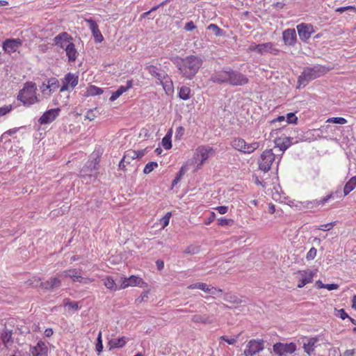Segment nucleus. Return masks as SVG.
Segmentation results:
<instances>
[{"label": "nucleus", "mask_w": 356, "mask_h": 356, "mask_svg": "<svg viewBox=\"0 0 356 356\" xmlns=\"http://www.w3.org/2000/svg\"><path fill=\"white\" fill-rule=\"evenodd\" d=\"M172 216L171 212H168L163 218L160 219V223L161 225V229L166 227L170 222V219Z\"/></svg>", "instance_id": "79ce46f5"}, {"label": "nucleus", "mask_w": 356, "mask_h": 356, "mask_svg": "<svg viewBox=\"0 0 356 356\" xmlns=\"http://www.w3.org/2000/svg\"><path fill=\"white\" fill-rule=\"evenodd\" d=\"M215 209L220 214H225L228 211V207L227 206H219L216 207Z\"/></svg>", "instance_id": "338daca9"}, {"label": "nucleus", "mask_w": 356, "mask_h": 356, "mask_svg": "<svg viewBox=\"0 0 356 356\" xmlns=\"http://www.w3.org/2000/svg\"><path fill=\"white\" fill-rule=\"evenodd\" d=\"M346 10H353L354 13H356V8L355 6H348L345 7H339L335 10L337 13H342Z\"/></svg>", "instance_id": "4d7b16f0"}, {"label": "nucleus", "mask_w": 356, "mask_h": 356, "mask_svg": "<svg viewBox=\"0 0 356 356\" xmlns=\"http://www.w3.org/2000/svg\"><path fill=\"white\" fill-rule=\"evenodd\" d=\"M334 199H343V196L341 195L340 190L332 191L327 194L326 196L321 197V199H316L312 201L307 202L306 207L307 209L322 207L328 204L331 200Z\"/></svg>", "instance_id": "423d86ee"}, {"label": "nucleus", "mask_w": 356, "mask_h": 356, "mask_svg": "<svg viewBox=\"0 0 356 356\" xmlns=\"http://www.w3.org/2000/svg\"><path fill=\"white\" fill-rule=\"evenodd\" d=\"M64 306L74 311L78 310L79 308L78 302L70 301L69 299L64 300Z\"/></svg>", "instance_id": "37998d69"}, {"label": "nucleus", "mask_w": 356, "mask_h": 356, "mask_svg": "<svg viewBox=\"0 0 356 356\" xmlns=\"http://www.w3.org/2000/svg\"><path fill=\"white\" fill-rule=\"evenodd\" d=\"M127 343L126 338L124 337H122L119 339H111L108 345L110 347V349L111 348H122L123 347L125 343Z\"/></svg>", "instance_id": "2f4dec72"}, {"label": "nucleus", "mask_w": 356, "mask_h": 356, "mask_svg": "<svg viewBox=\"0 0 356 356\" xmlns=\"http://www.w3.org/2000/svg\"><path fill=\"white\" fill-rule=\"evenodd\" d=\"M184 134V128L182 126H179L176 129L175 138L180 139Z\"/></svg>", "instance_id": "0e129e2a"}, {"label": "nucleus", "mask_w": 356, "mask_h": 356, "mask_svg": "<svg viewBox=\"0 0 356 356\" xmlns=\"http://www.w3.org/2000/svg\"><path fill=\"white\" fill-rule=\"evenodd\" d=\"M33 356H47L48 348L44 342L40 341L35 346L31 347Z\"/></svg>", "instance_id": "412c9836"}, {"label": "nucleus", "mask_w": 356, "mask_h": 356, "mask_svg": "<svg viewBox=\"0 0 356 356\" xmlns=\"http://www.w3.org/2000/svg\"><path fill=\"white\" fill-rule=\"evenodd\" d=\"M58 276L63 280L67 277H70L72 281L74 282H82L85 280V278L81 276V270H77L75 268L64 270L60 273Z\"/></svg>", "instance_id": "4468645a"}, {"label": "nucleus", "mask_w": 356, "mask_h": 356, "mask_svg": "<svg viewBox=\"0 0 356 356\" xmlns=\"http://www.w3.org/2000/svg\"><path fill=\"white\" fill-rule=\"evenodd\" d=\"M191 90L187 86H182L179 88V97L183 100H187L190 98Z\"/></svg>", "instance_id": "473e14b6"}, {"label": "nucleus", "mask_w": 356, "mask_h": 356, "mask_svg": "<svg viewBox=\"0 0 356 356\" xmlns=\"http://www.w3.org/2000/svg\"><path fill=\"white\" fill-rule=\"evenodd\" d=\"M164 80H162V82H159L161 85H162L163 90L165 91L166 93L172 92H173V83L171 80L163 81Z\"/></svg>", "instance_id": "ea45409f"}, {"label": "nucleus", "mask_w": 356, "mask_h": 356, "mask_svg": "<svg viewBox=\"0 0 356 356\" xmlns=\"http://www.w3.org/2000/svg\"><path fill=\"white\" fill-rule=\"evenodd\" d=\"M215 154V149L208 145L198 146L193 156V162L197 163V170L200 169L204 163Z\"/></svg>", "instance_id": "39448f33"}, {"label": "nucleus", "mask_w": 356, "mask_h": 356, "mask_svg": "<svg viewBox=\"0 0 356 356\" xmlns=\"http://www.w3.org/2000/svg\"><path fill=\"white\" fill-rule=\"evenodd\" d=\"M103 93V90L96 86L91 85L87 88L88 95L95 96L99 95Z\"/></svg>", "instance_id": "c9c22d12"}, {"label": "nucleus", "mask_w": 356, "mask_h": 356, "mask_svg": "<svg viewBox=\"0 0 356 356\" xmlns=\"http://www.w3.org/2000/svg\"><path fill=\"white\" fill-rule=\"evenodd\" d=\"M60 112V108H52L44 112L39 119L41 124H49L53 122Z\"/></svg>", "instance_id": "f3484780"}, {"label": "nucleus", "mask_w": 356, "mask_h": 356, "mask_svg": "<svg viewBox=\"0 0 356 356\" xmlns=\"http://www.w3.org/2000/svg\"><path fill=\"white\" fill-rule=\"evenodd\" d=\"M99 159H95L92 161H89L87 162L85 168H90V171H92L93 170H97L98 168V164H99Z\"/></svg>", "instance_id": "a18cd8bd"}, {"label": "nucleus", "mask_w": 356, "mask_h": 356, "mask_svg": "<svg viewBox=\"0 0 356 356\" xmlns=\"http://www.w3.org/2000/svg\"><path fill=\"white\" fill-rule=\"evenodd\" d=\"M133 87V81L129 80L127 81V85L121 86H120L117 90L113 92L111 95V96L109 98V100L111 102L115 101L120 96H121L124 92H127L129 89H131Z\"/></svg>", "instance_id": "4be33fe9"}, {"label": "nucleus", "mask_w": 356, "mask_h": 356, "mask_svg": "<svg viewBox=\"0 0 356 356\" xmlns=\"http://www.w3.org/2000/svg\"><path fill=\"white\" fill-rule=\"evenodd\" d=\"M318 288H325L327 289H337L338 285L335 284H323L321 281L316 282Z\"/></svg>", "instance_id": "864d4df0"}, {"label": "nucleus", "mask_w": 356, "mask_h": 356, "mask_svg": "<svg viewBox=\"0 0 356 356\" xmlns=\"http://www.w3.org/2000/svg\"><path fill=\"white\" fill-rule=\"evenodd\" d=\"M188 289H209L208 286L205 283L197 282L193 284L188 286Z\"/></svg>", "instance_id": "de8ad7c7"}, {"label": "nucleus", "mask_w": 356, "mask_h": 356, "mask_svg": "<svg viewBox=\"0 0 356 356\" xmlns=\"http://www.w3.org/2000/svg\"><path fill=\"white\" fill-rule=\"evenodd\" d=\"M207 29L213 31L216 36H220L222 33V30L214 24H209Z\"/></svg>", "instance_id": "49530a36"}, {"label": "nucleus", "mask_w": 356, "mask_h": 356, "mask_svg": "<svg viewBox=\"0 0 356 356\" xmlns=\"http://www.w3.org/2000/svg\"><path fill=\"white\" fill-rule=\"evenodd\" d=\"M104 285L108 289H113L115 285V281L111 277H107L106 279H105V281H104Z\"/></svg>", "instance_id": "5fc2aeb1"}, {"label": "nucleus", "mask_w": 356, "mask_h": 356, "mask_svg": "<svg viewBox=\"0 0 356 356\" xmlns=\"http://www.w3.org/2000/svg\"><path fill=\"white\" fill-rule=\"evenodd\" d=\"M282 39L286 45L293 46L296 44L297 38L294 29H287L282 33Z\"/></svg>", "instance_id": "6ab92c4d"}, {"label": "nucleus", "mask_w": 356, "mask_h": 356, "mask_svg": "<svg viewBox=\"0 0 356 356\" xmlns=\"http://www.w3.org/2000/svg\"><path fill=\"white\" fill-rule=\"evenodd\" d=\"M171 137L172 129H170L162 139L161 143L164 149H170L172 148Z\"/></svg>", "instance_id": "72a5a7b5"}, {"label": "nucleus", "mask_w": 356, "mask_h": 356, "mask_svg": "<svg viewBox=\"0 0 356 356\" xmlns=\"http://www.w3.org/2000/svg\"><path fill=\"white\" fill-rule=\"evenodd\" d=\"M37 86L32 81H27L23 88L19 91L17 100L25 106H29L39 102L37 94Z\"/></svg>", "instance_id": "7ed1b4c3"}, {"label": "nucleus", "mask_w": 356, "mask_h": 356, "mask_svg": "<svg viewBox=\"0 0 356 356\" xmlns=\"http://www.w3.org/2000/svg\"><path fill=\"white\" fill-rule=\"evenodd\" d=\"M337 225V221L331 222L327 224L321 225H320L317 229L322 230V231H329L333 227H334Z\"/></svg>", "instance_id": "8fccbe9b"}, {"label": "nucleus", "mask_w": 356, "mask_h": 356, "mask_svg": "<svg viewBox=\"0 0 356 356\" xmlns=\"http://www.w3.org/2000/svg\"><path fill=\"white\" fill-rule=\"evenodd\" d=\"M240 334H237L235 338L228 339L226 336L220 337V339L226 341L227 343L232 345L236 342L237 339L238 338Z\"/></svg>", "instance_id": "052dcab7"}, {"label": "nucleus", "mask_w": 356, "mask_h": 356, "mask_svg": "<svg viewBox=\"0 0 356 356\" xmlns=\"http://www.w3.org/2000/svg\"><path fill=\"white\" fill-rule=\"evenodd\" d=\"M97 344H96V350L100 353L103 349L102 341V332H99L97 339Z\"/></svg>", "instance_id": "13d9d810"}, {"label": "nucleus", "mask_w": 356, "mask_h": 356, "mask_svg": "<svg viewBox=\"0 0 356 356\" xmlns=\"http://www.w3.org/2000/svg\"><path fill=\"white\" fill-rule=\"evenodd\" d=\"M298 33L300 39L306 42L311 37V35L314 33V29L312 24L301 23L296 26Z\"/></svg>", "instance_id": "f8f14e48"}, {"label": "nucleus", "mask_w": 356, "mask_h": 356, "mask_svg": "<svg viewBox=\"0 0 356 356\" xmlns=\"http://www.w3.org/2000/svg\"><path fill=\"white\" fill-rule=\"evenodd\" d=\"M336 310V314L335 315L337 316H339L341 319L344 320L347 318H349V316L348 315V314L346 312V311L343 309H335Z\"/></svg>", "instance_id": "bf43d9fd"}, {"label": "nucleus", "mask_w": 356, "mask_h": 356, "mask_svg": "<svg viewBox=\"0 0 356 356\" xmlns=\"http://www.w3.org/2000/svg\"><path fill=\"white\" fill-rule=\"evenodd\" d=\"M248 83V79L243 74L229 70L228 83L232 86H243Z\"/></svg>", "instance_id": "ddd939ff"}, {"label": "nucleus", "mask_w": 356, "mask_h": 356, "mask_svg": "<svg viewBox=\"0 0 356 356\" xmlns=\"http://www.w3.org/2000/svg\"><path fill=\"white\" fill-rule=\"evenodd\" d=\"M244 140H245L242 138H234L231 143V145L236 150L242 152L243 144L244 143Z\"/></svg>", "instance_id": "f704fd0d"}, {"label": "nucleus", "mask_w": 356, "mask_h": 356, "mask_svg": "<svg viewBox=\"0 0 356 356\" xmlns=\"http://www.w3.org/2000/svg\"><path fill=\"white\" fill-rule=\"evenodd\" d=\"M60 280H62L60 277H51L49 281H48V284L51 288L58 287L60 284Z\"/></svg>", "instance_id": "09e8293b"}, {"label": "nucleus", "mask_w": 356, "mask_h": 356, "mask_svg": "<svg viewBox=\"0 0 356 356\" xmlns=\"http://www.w3.org/2000/svg\"><path fill=\"white\" fill-rule=\"evenodd\" d=\"M273 351L278 356H286L293 353L296 350V345L294 343H276L273 345Z\"/></svg>", "instance_id": "1a4fd4ad"}, {"label": "nucleus", "mask_w": 356, "mask_h": 356, "mask_svg": "<svg viewBox=\"0 0 356 356\" xmlns=\"http://www.w3.org/2000/svg\"><path fill=\"white\" fill-rule=\"evenodd\" d=\"M330 71V68L322 65H316L313 67H306L298 78L300 84L305 85L309 81L325 75Z\"/></svg>", "instance_id": "20e7f679"}, {"label": "nucleus", "mask_w": 356, "mask_h": 356, "mask_svg": "<svg viewBox=\"0 0 356 356\" xmlns=\"http://www.w3.org/2000/svg\"><path fill=\"white\" fill-rule=\"evenodd\" d=\"M316 273L310 269L298 270L295 273L296 279L298 281L297 286L302 288L307 284L313 281Z\"/></svg>", "instance_id": "6e6552de"}, {"label": "nucleus", "mask_w": 356, "mask_h": 356, "mask_svg": "<svg viewBox=\"0 0 356 356\" xmlns=\"http://www.w3.org/2000/svg\"><path fill=\"white\" fill-rule=\"evenodd\" d=\"M27 287L38 288L43 287V283L36 277H33L27 282Z\"/></svg>", "instance_id": "e433bc0d"}, {"label": "nucleus", "mask_w": 356, "mask_h": 356, "mask_svg": "<svg viewBox=\"0 0 356 356\" xmlns=\"http://www.w3.org/2000/svg\"><path fill=\"white\" fill-rule=\"evenodd\" d=\"M72 40L73 38L67 32L59 33L53 40L54 44L61 49H65Z\"/></svg>", "instance_id": "2eb2a0df"}, {"label": "nucleus", "mask_w": 356, "mask_h": 356, "mask_svg": "<svg viewBox=\"0 0 356 356\" xmlns=\"http://www.w3.org/2000/svg\"><path fill=\"white\" fill-rule=\"evenodd\" d=\"M248 51H251V52L256 51L258 54H259V44H256L254 43L252 44L251 45L249 46Z\"/></svg>", "instance_id": "774afa93"}, {"label": "nucleus", "mask_w": 356, "mask_h": 356, "mask_svg": "<svg viewBox=\"0 0 356 356\" xmlns=\"http://www.w3.org/2000/svg\"><path fill=\"white\" fill-rule=\"evenodd\" d=\"M156 168H158V163L156 162H154V161L149 162L145 165V166L143 169V172H144V174H146V175L149 174Z\"/></svg>", "instance_id": "4c0bfd02"}, {"label": "nucleus", "mask_w": 356, "mask_h": 356, "mask_svg": "<svg viewBox=\"0 0 356 356\" xmlns=\"http://www.w3.org/2000/svg\"><path fill=\"white\" fill-rule=\"evenodd\" d=\"M317 254V250L315 248H312L307 253L306 259L307 261L313 260Z\"/></svg>", "instance_id": "603ef678"}, {"label": "nucleus", "mask_w": 356, "mask_h": 356, "mask_svg": "<svg viewBox=\"0 0 356 356\" xmlns=\"http://www.w3.org/2000/svg\"><path fill=\"white\" fill-rule=\"evenodd\" d=\"M47 87H48V88H49L48 95H51L53 92H54L59 88V87H60L59 81L58 79H56L55 77H51L47 79Z\"/></svg>", "instance_id": "c85d7f7f"}, {"label": "nucleus", "mask_w": 356, "mask_h": 356, "mask_svg": "<svg viewBox=\"0 0 356 356\" xmlns=\"http://www.w3.org/2000/svg\"><path fill=\"white\" fill-rule=\"evenodd\" d=\"M85 22L88 23L89 29H90L92 34L94 37L96 42L100 43L104 40V37L99 29V26L96 22L92 18L86 19Z\"/></svg>", "instance_id": "a211bd4d"}, {"label": "nucleus", "mask_w": 356, "mask_h": 356, "mask_svg": "<svg viewBox=\"0 0 356 356\" xmlns=\"http://www.w3.org/2000/svg\"><path fill=\"white\" fill-rule=\"evenodd\" d=\"M259 147V142H253L251 143H247L245 140L243 144L242 152L244 154H251Z\"/></svg>", "instance_id": "c756f323"}, {"label": "nucleus", "mask_w": 356, "mask_h": 356, "mask_svg": "<svg viewBox=\"0 0 356 356\" xmlns=\"http://www.w3.org/2000/svg\"><path fill=\"white\" fill-rule=\"evenodd\" d=\"M229 76V70H222L212 75L211 81L217 83H228Z\"/></svg>", "instance_id": "393cba45"}, {"label": "nucleus", "mask_w": 356, "mask_h": 356, "mask_svg": "<svg viewBox=\"0 0 356 356\" xmlns=\"http://www.w3.org/2000/svg\"><path fill=\"white\" fill-rule=\"evenodd\" d=\"M356 188V176L351 177L349 181L345 184L343 188V197L348 195L352 191Z\"/></svg>", "instance_id": "7c9ffc66"}, {"label": "nucleus", "mask_w": 356, "mask_h": 356, "mask_svg": "<svg viewBox=\"0 0 356 356\" xmlns=\"http://www.w3.org/2000/svg\"><path fill=\"white\" fill-rule=\"evenodd\" d=\"M12 109V106H6L3 107H0V116L5 115L6 114L8 113Z\"/></svg>", "instance_id": "69168bd1"}, {"label": "nucleus", "mask_w": 356, "mask_h": 356, "mask_svg": "<svg viewBox=\"0 0 356 356\" xmlns=\"http://www.w3.org/2000/svg\"><path fill=\"white\" fill-rule=\"evenodd\" d=\"M65 54L67 57L69 63H74L78 58L79 52L75 47V44L71 42L67 44V46L65 48Z\"/></svg>", "instance_id": "aec40b11"}, {"label": "nucleus", "mask_w": 356, "mask_h": 356, "mask_svg": "<svg viewBox=\"0 0 356 356\" xmlns=\"http://www.w3.org/2000/svg\"><path fill=\"white\" fill-rule=\"evenodd\" d=\"M280 52V50L275 47V45L272 42H266L259 44V54L263 55L265 54H271L277 55Z\"/></svg>", "instance_id": "5701e85b"}, {"label": "nucleus", "mask_w": 356, "mask_h": 356, "mask_svg": "<svg viewBox=\"0 0 356 356\" xmlns=\"http://www.w3.org/2000/svg\"><path fill=\"white\" fill-rule=\"evenodd\" d=\"M171 60L177 66L181 76L187 80L193 79L203 64V60L195 55L184 58L175 56L172 58Z\"/></svg>", "instance_id": "f257e3e1"}, {"label": "nucleus", "mask_w": 356, "mask_h": 356, "mask_svg": "<svg viewBox=\"0 0 356 356\" xmlns=\"http://www.w3.org/2000/svg\"><path fill=\"white\" fill-rule=\"evenodd\" d=\"M319 341L318 337H312L308 339L307 343H304L303 348L305 353L308 354L309 356L312 355V353L314 350L315 344Z\"/></svg>", "instance_id": "cd10ccee"}, {"label": "nucleus", "mask_w": 356, "mask_h": 356, "mask_svg": "<svg viewBox=\"0 0 356 356\" xmlns=\"http://www.w3.org/2000/svg\"><path fill=\"white\" fill-rule=\"evenodd\" d=\"M215 218H216V213L213 211H211L210 213L209 216L204 220V223L207 225H209L214 221Z\"/></svg>", "instance_id": "e2e57ef3"}, {"label": "nucleus", "mask_w": 356, "mask_h": 356, "mask_svg": "<svg viewBox=\"0 0 356 356\" xmlns=\"http://www.w3.org/2000/svg\"><path fill=\"white\" fill-rule=\"evenodd\" d=\"M286 122L288 124H295L298 123V118L296 116L294 113H289L286 115Z\"/></svg>", "instance_id": "3c124183"}, {"label": "nucleus", "mask_w": 356, "mask_h": 356, "mask_svg": "<svg viewBox=\"0 0 356 356\" xmlns=\"http://www.w3.org/2000/svg\"><path fill=\"white\" fill-rule=\"evenodd\" d=\"M196 28L197 26H195V23L193 21H190L186 23L184 29L186 31H192Z\"/></svg>", "instance_id": "680f3d73"}, {"label": "nucleus", "mask_w": 356, "mask_h": 356, "mask_svg": "<svg viewBox=\"0 0 356 356\" xmlns=\"http://www.w3.org/2000/svg\"><path fill=\"white\" fill-rule=\"evenodd\" d=\"M79 83V76L69 72L62 79V86L59 89L58 95L54 99L55 105H66L69 99V94H66L63 99H61L62 94L70 90H73Z\"/></svg>", "instance_id": "f03ea898"}, {"label": "nucleus", "mask_w": 356, "mask_h": 356, "mask_svg": "<svg viewBox=\"0 0 356 356\" xmlns=\"http://www.w3.org/2000/svg\"><path fill=\"white\" fill-rule=\"evenodd\" d=\"M275 144L281 151L284 152L291 146V142L289 137L284 136L276 138L275 139Z\"/></svg>", "instance_id": "bb28decb"}, {"label": "nucleus", "mask_w": 356, "mask_h": 356, "mask_svg": "<svg viewBox=\"0 0 356 356\" xmlns=\"http://www.w3.org/2000/svg\"><path fill=\"white\" fill-rule=\"evenodd\" d=\"M327 123H335L339 124H345L347 123L346 119L342 117L330 118L326 120Z\"/></svg>", "instance_id": "a19ab883"}, {"label": "nucleus", "mask_w": 356, "mask_h": 356, "mask_svg": "<svg viewBox=\"0 0 356 356\" xmlns=\"http://www.w3.org/2000/svg\"><path fill=\"white\" fill-rule=\"evenodd\" d=\"M275 159V154L272 149H266L261 154L259 161V168L261 170L266 172L270 170Z\"/></svg>", "instance_id": "0eeeda50"}, {"label": "nucleus", "mask_w": 356, "mask_h": 356, "mask_svg": "<svg viewBox=\"0 0 356 356\" xmlns=\"http://www.w3.org/2000/svg\"><path fill=\"white\" fill-rule=\"evenodd\" d=\"M233 222V220L232 219H227V218H219L218 220V225L220 226H228L232 225Z\"/></svg>", "instance_id": "6e6d98bb"}, {"label": "nucleus", "mask_w": 356, "mask_h": 356, "mask_svg": "<svg viewBox=\"0 0 356 356\" xmlns=\"http://www.w3.org/2000/svg\"><path fill=\"white\" fill-rule=\"evenodd\" d=\"M22 44L20 39H7L3 42V49L5 52L10 54L15 52Z\"/></svg>", "instance_id": "dca6fc26"}, {"label": "nucleus", "mask_w": 356, "mask_h": 356, "mask_svg": "<svg viewBox=\"0 0 356 356\" xmlns=\"http://www.w3.org/2000/svg\"><path fill=\"white\" fill-rule=\"evenodd\" d=\"M136 150L129 149L125 152L123 159L126 160V163H129L131 160L136 159Z\"/></svg>", "instance_id": "58836bf2"}, {"label": "nucleus", "mask_w": 356, "mask_h": 356, "mask_svg": "<svg viewBox=\"0 0 356 356\" xmlns=\"http://www.w3.org/2000/svg\"><path fill=\"white\" fill-rule=\"evenodd\" d=\"M1 339H2V341L3 342V343L5 345H6L7 343H10L11 341V339H12V332L11 331H8V330H5L2 334H1Z\"/></svg>", "instance_id": "c03bdc74"}, {"label": "nucleus", "mask_w": 356, "mask_h": 356, "mask_svg": "<svg viewBox=\"0 0 356 356\" xmlns=\"http://www.w3.org/2000/svg\"><path fill=\"white\" fill-rule=\"evenodd\" d=\"M149 74L156 78L159 82H162V80L168 78V74L165 72H161L159 68L154 65H149L146 68Z\"/></svg>", "instance_id": "b1692460"}, {"label": "nucleus", "mask_w": 356, "mask_h": 356, "mask_svg": "<svg viewBox=\"0 0 356 356\" xmlns=\"http://www.w3.org/2000/svg\"><path fill=\"white\" fill-rule=\"evenodd\" d=\"M192 321L195 323L211 324L215 321L213 316L207 314H195L192 317Z\"/></svg>", "instance_id": "a878e982"}, {"label": "nucleus", "mask_w": 356, "mask_h": 356, "mask_svg": "<svg viewBox=\"0 0 356 356\" xmlns=\"http://www.w3.org/2000/svg\"><path fill=\"white\" fill-rule=\"evenodd\" d=\"M264 348L263 340L251 339L248 341L243 354L245 356H253Z\"/></svg>", "instance_id": "9d476101"}, {"label": "nucleus", "mask_w": 356, "mask_h": 356, "mask_svg": "<svg viewBox=\"0 0 356 356\" xmlns=\"http://www.w3.org/2000/svg\"><path fill=\"white\" fill-rule=\"evenodd\" d=\"M120 282H121L120 286L123 289H125V288H127L129 286H132V287L138 286L140 288L146 286L145 283L143 280V279L139 277L135 276V275H131L129 277H122L121 280H120Z\"/></svg>", "instance_id": "9b49d317"}]
</instances>
